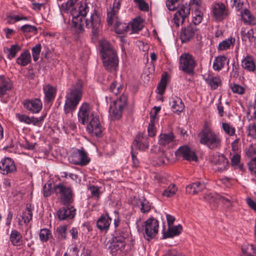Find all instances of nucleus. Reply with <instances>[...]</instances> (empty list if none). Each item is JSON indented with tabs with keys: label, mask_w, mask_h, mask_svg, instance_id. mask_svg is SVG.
Here are the masks:
<instances>
[{
	"label": "nucleus",
	"mask_w": 256,
	"mask_h": 256,
	"mask_svg": "<svg viewBox=\"0 0 256 256\" xmlns=\"http://www.w3.org/2000/svg\"><path fill=\"white\" fill-rule=\"evenodd\" d=\"M175 154L177 157L182 156L184 160L189 161H196L198 160L194 152L192 150L187 146H183L179 148L175 152Z\"/></svg>",
	"instance_id": "15"
},
{
	"label": "nucleus",
	"mask_w": 256,
	"mask_h": 256,
	"mask_svg": "<svg viewBox=\"0 0 256 256\" xmlns=\"http://www.w3.org/2000/svg\"><path fill=\"white\" fill-rule=\"evenodd\" d=\"M10 239L12 244L14 246H20L22 244V236L20 233L16 230L12 231Z\"/></svg>",
	"instance_id": "31"
},
{
	"label": "nucleus",
	"mask_w": 256,
	"mask_h": 256,
	"mask_svg": "<svg viewBox=\"0 0 256 256\" xmlns=\"http://www.w3.org/2000/svg\"><path fill=\"white\" fill-rule=\"evenodd\" d=\"M172 102V108L174 112H181L184 109V104L179 97H176V99H174Z\"/></svg>",
	"instance_id": "40"
},
{
	"label": "nucleus",
	"mask_w": 256,
	"mask_h": 256,
	"mask_svg": "<svg viewBox=\"0 0 256 256\" xmlns=\"http://www.w3.org/2000/svg\"><path fill=\"white\" fill-rule=\"evenodd\" d=\"M222 128L224 132L232 136L235 134V128L234 127L230 126L229 124L226 122H223L222 124Z\"/></svg>",
	"instance_id": "53"
},
{
	"label": "nucleus",
	"mask_w": 256,
	"mask_h": 256,
	"mask_svg": "<svg viewBox=\"0 0 256 256\" xmlns=\"http://www.w3.org/2000/svg\"><path fill=\"white\" fill-rule=\"evenodd\" d=\"M160 110V107L154 106L150 112V122H156V116Z\"/></svg>",
	"instance_id": "58"
},
{
	"label": "nucleus",
	"mask_w": 256,
	"mask_h": 256,
	"mask_svg": "<svg viewBox=\"0 0 256 256\" xmlns=\"http://www.w3.org/2000/svg\"><path fill=\"white\" fill-rule=\"evenodd\" d=\"M246 4L247 0H230L231 7L237 12L242 10Z\"/></svg>",
	"instance_id": "39"
},
{
	"label": "nucleus",
	"mask_w": 256,
	"mask_h": 256,
	"mask_svg": "<svg viewBox=\"0 0 256 256\" xmlns=\"http://www.w3.org/2000/svg\"><path fill=\"white\" fill-rule=\"evenodd\" d=\"M67 226L66 225L60 226L57 227L56 232V237L59 240H64L66 238Z\"/></svg>",
	"instance_id": "37"
},
{
	"label": "nucleus",
	"mask_w": 256,
	"mask_h": 256,
	"mask_svg": "<svg viewBox=\"0 0 256 256\" xmlns=\"http://www.w3.org/2000/svg\"><path fill=\"white\" fill-rule=\"evenodd\" d=\"M232 166L235 168H239L242 170L243 168V164H240V154H234L230 158Z\"/></svg>",
	"instance_id": "44"
},
{
	"label": "nucleus",
	"mask_w": 256,
	"mask_h": 256,
	"mask_svg": "<svg viewBox=\"0 0 256 256\" xmlns=\"http://www.w3.org/2000/svg\"><path fill=\"white\" fill-rule=\"evenodd\" d=\"M216 194H206L204 196V199L208 201L210 204H213L214 207V208L217 207L218 205L216 200H218V198H216Z\"/></svg>",
	"instance_id": "52"
},
{
	"label": "nucleus",
	"mask_w": 256,
	"mask_h": 256,
	"mask_svg": "<svg viewBox=\"0 0 256 256\" xmlns=\"http://www.w3.org/2000/svg\"><path fill=\"white\" fill-rule=\"evenodd\" d=\"M44 91L45 96H54L56 92V88L50 84H47L44 86Z\"/></svg>",
	"instance_id": "48"
},
{
	"label": "nucleus",
	"mask_w": 256,
	"mask_h": 256,
	"mask_svg": "<svg viewBox=\"0 0 256 256\" xmlns=\"http://www.w3.org/2000/svg\"><path fill=\"white\" fill-rule=\"evenodd\" d=\"M177 2L176 0H167L166 2V6L168 9L170 11H174L178 8V10L180 8V6L182 4H176Z\"/></svg>",
	"instance_id": "55"
},
{
	"label": "nucleus",
	"mask_w": 256,
	"mask_h": 256,
	"mask_svg": "<svg viewBox=\"0 0 256 256\" xmlns=\"http://www.w3.org/2000/svg\"><path fill=\"white\" fill-rule=\"evenodd\" d=\"M74 154L78 158L77 160H72V162L75 164L84 166L87 165L90 161V158L88 157L87 153L83 148L78 150L77 152Z\"/></svg>",
	"instance_id": "16"
},
{
	"label": "nucleus",
	"mask_w": 256,
	"mask_h": 256,
	"mask_svg": "<svg viewBox=\"0 0 256 256\" xmlns=\"http://www.w3.org/2000/svg\"><path fill=\"white\" fill-rule=\"evenodd\" d=\"M177 191V188L174 184H170L162 192V196L167 197L173 196Z\"/></svg>",
	"instance_id": "46"
},
{
	"label": "nucleus",
	"mask_w": 256,
	"mask_h": 256,
	"mask_svg": "<svg viewBox=\"0 0 256 256\" xmlns=\"http://www.w3.org/2000/svg\"><path fill=\"white\" fill-rule=\"evenodd\" d=\"M206 188L204 182L198 181L188 185L186 188V192L189 194L194 195L202 192Z\"/></svg>",
	"instance_id": "17"
},
{
	"label": "nucleus",
	"mask_w": 256,
	"mask_h": 256,
	"mask_svg": "<svg viewBox=\"0 0 256 256\" xmlns=\"http://www.w3.org/2000/svg\"><path fill=\"white\" fill-rule=\"evenodd\" d=\"M169 162L168 154L164 151H159L152 159V164L154 166H162Z\"/></svg>",
	"instance_id": "19"
},
{
	"label": "nucleus",
	"mask_w": 256,
	"mask_h": 256,
	"mask_svg": "<svg viewBox=\"0 0 256 256\" xmlns=\"http://www.w3.org/2000/svg\"><path fill=\"white\" fill-rule=\"evenodd\" d=\"M138 5V8L141 10L148 11L149 9L148 4L144 0H134Z\"/></svg>",
	"instance_id": "62"
},
{
	"label": "nucleus",
	"mask_w": 256,
	"mask_h": 256,
	"mask_svg": "<svg viewBox=\"0 0 256 256\" xmlns=\"http://www.w3.org/2000/svg\"><path fill=\"white\" fill-rule=\"evenodd\" d=\"M82 82L79 81L72 87L70 92L71 96H81L82 94Z\"/></svg>",
	"instance_id": "43"
},
{
	"label": "nucleus",
	"mask_w": 256,
	"mask_h": 256,
	"mask_svg": "<svg viewBox=\"0 0 256 256\" xmlns=\"http://www.w3.org/2000/svg\"><path fill=\"white\" fill-rule=\"evenodd\" d=\"M212 12L214 18L218 21L222 20L229 14L228 8L222 2H215L212 4Z\"/></svg>",
	"instance_id": "10"
},
{
	"label": "nucleus",
	"mask_w": 256,
	"mask_h": 256,
	"mask_svg": "<svg viewBox=\"0 0 256 256\" xmlns=\"http://www.w3.org/2000/svg\"><path fill=\"white\" fill-rule=\"evenodd\" d=\"M20 30L23 32H36L38 30L36 26L30 24L22 26L20 28Z\"/></svg>",
	"instance_id": "54"
},
{
	"label": "nucleus",
	"mask_w": 256,
	"mask_h": 256,
	"mask_svg": "<svg viewBox=\"0 0 256 256\" xmlns=\"http://www.w3.org/2000/svg\"><path fill=\"white\" fill-rule=\"evenodd\" d=\"M112 222L111 218L108 215L102 216L97 220L96 226L101 231H107Z\"/></svg>",
	"instance_id": "22"
},
{
	"label": "nucleus",
	"mask_w": 256,
	"mask_h": 256,
	"mask_svg": "<svg viewBox=\"0 0 256 256\" xmlns=\"http://www.w3.org/2000/svg\"><path fill=\"white\" fill-rule=\"evenodd\" d=\"M120 4L119 0H114L113 4V8L110 12H108L107 21L108 24H112V19L116 17V15L120 8Z\"/></svg>",
	"instance_id": "28"
},
{
	"label": "nucleus",
	"mask_w": 256,
	"mask_h": 256,
	"mask_svg": "<svg viewBox=\"0 0 256 256\" xmlns=\"http://www.w3.org/2000/svg\"><path fill=\"white\" fill-rule=\"evenodd\" d=\"M128 236L126 231L118 230L115 232L113 236L108 240L106 246L112 256L126 254L128 250L126 240Z\"/></svg>",
	"instance_id": "3"
},
{
	"label": "nucleus",
	"mask_w": 256,
	"mask_h": 256,
	"mask_svg": "<svg viewBox=\"0 0 256 256\" xmlns=\"http://www.w3.org/2000/svg\"><path fill=\"white\" fill-rule=\"evenodd\" d=\"M24 108L33 114L38 113L42 107V102L38 98L26 99L23 102Z\"/></svg>",
	"instance_id": "14"
},
{
	"label": "nucleus",
	"mask_w": 256,
	"mask_h": 256,
	"mask_svg": "<svg viewBox=\"0 0 256 256\" xmlns=\"http://www.w3.org/2000/svg\"><path fill=\"white\" fill-rule=\"evenodd\" d=\"M228 61L224 56H218L214 60L213 68L215 70L219 71L224 67L226 62L228 63Z\"/></svg>",
	"instance_id": "32"
},
{
	"label": "nucleus",
	"mask_w": 256,
	"mask_h": 256,
	"mask_svg": "<svg viewBox=\"0 0 256 256\" xmlns=\"http://www.w3.org/2000/svg\"><path fill=\"white\" fill-rule=\"evenodd\" d=\"M240 34L243 41L248 40L249 42H252L256 40V29L250 28L246 32L245 30H242Z\"/></svg>",
	"instance_id": "25"
},
{
	"label": "nucleus",
	"mask_w": 256,
	"mask_h": 256,
	"mask_svg": "<svg viewBox=\"0 0 256 256\" xmlns=\"http://www.w3.org/2000/svg\"><path fill=\"white\" fill-rule=\"evenodd\" d=\"M198 136L200 138V142L210 150L219 148L221 146L220 137L210 129L206 124H204L203 129Z\"/></svg>",
	"instance_id": "4"
},
{
	"label": "nucleus",
	"mask_w": 256,
	"mask_h": 256,
	"mask_svg": "<svg viewBox=\"0 0 256 256\" xmlns=\"http://www.w3.org/2000/svg\"><path fill=\"white\" fill-rule=\"evenodd\" d=\"M41 48L42 46L40 44H38L34 46L32 48V56L34 62H36L38 60Z\"/></svg>",
	"instance_id": "47"
},
{
	"label": "nucleus",
	"mask_w": 256,
	"mask_h": 256,
	"mask_svg": "<svg viewBox=\"0 0 256 256\" xmlns=\"http://www.w3.org/2000/svg\"><path fill=\"white\" fill-rule=\"evenodd\" d=\"M242 66L250 72H254L256 70L255 64L251 56H248L242 61Z\"/></svg>",
	"instance_id": "34"
},
{
	"label": "nucleus",
	"mask_w": 256,
	"mask_h": 256,
	"mask_svg": "<svg viewBox=\"0 0 256 256\" xmlns=\"http://www.w3.org/2000/svg\"><path fill=\"white\" fill-rule=\"evenodd\" d=\"M148 147V142L146 137L144 138L142 134H138L134 141L132 146V149H138L139 150H144Z\"/></svg>",
	"instance_id": "21"
},
{
	"label": "nucleus",
	"mask_w": 256,
	"mask_h": 256,
	"mask_svg": "<svg viewBox=\"0 0 256 256\" xmlns=\"http://www.w3.org/2000/svg\"><path fill=\"white\" fill-rule=\"evenodd\" d=\"M235 42V38L232 37L223 40L218 44V50H224L229 48L232 45H234Z\"/></svg>",
	"instance_id": "42"
},
{
	"label": "nucleus",
	"mask_w": 256,
	"mask_h": 256,
	"mask_svg": "<svg viewBox=\"0 0 256 256\" xmlns=\"http://www.w3.org/2000/svg\"><path fill=\"white\" fill-rule=\"evenodd\" d=\"M182 230V228L180 224L169 228L168 231L164 233L163 238H166L178 236L181 233Z\"/></svg>",
	"instance_id": "29"
},
{
	"label": "nucleus",
	"mask_w": 256,
	"mask_h": 256,
	"mask_svg": "<svg viewBox=\"0 0 256 256\" xmlns=\"http://www.w3.org/2000/svg\"><path fill=\"white\" fill-rule=\"evenodd\" d=\"M196 30V26L192 24L182 28L180 35L182 42H188L193 37Z\"/></svg>",
	"instance_id": "20"
},
{
	"label": "nucleus",
	"mask_w": 256,
	"mask_h": 256,
	"mask_svg": "<svg viewBox=\"0 0 256 256\" xmlns=\"http://www.w3.org/2000/svg\"><path fill=\"white\" fill-rule=\"evenodd\" d=\"M202 0H190L188 4L186 3L180 6V8L174 15V21L177 26H180V23L182 24L186 18L190 14V6L194 5L198 8L202 4Z\"/></svg>",
	"instance_id": "5"
},
{
	"label": "nucleus",
	"mask_w": 256,
	"mask_h": 256,
	"mask_svg": "<svg viewBox=\"0 0 256 256\" xmlns=\"http://www.w3.org/2000/svg\"><path fill=\"white\" fill-rule=\"evenodd\" d=\"M242 256H255L256 255V248L253 244H244L241 247Z\"/></svg>",
	"instance_id": "30"
},
{
	"label": "nucleus",
	"mask_w": 256,
	"mask_h": 256,
	"mask_svg": "<svg viewBox=\"0 0 256 256\" xmlns=\"http://www.w3.org/2000/svg\"><path fill=\"white\" fill-rule=\"evenodd\" d=\"M109 112L112 120H119L122 117V110L110 106Z\"/></svg>",
	"instance_id": "38"
},
{
	"label": "nucleus",
	"mask_w": 256,
	"mask_h": 256,
	"mask_svg": "<svg viewBox=\"0 0 256 256\" xmlns=\"http://www.w3.org/2000/svg\"><path fill=\"white\" fill-rule=\"evenodd\" d=\"M32 213L30 206L29 208L26 207L22 216V218L24 220V222L25 224L29 222L32 220Z\"/></svg>",
	"instance_id": "45"
},
{
	"label": "nucleus",
	"mask_w": 256,
	"mask_h": 256,
	"mask_svg": "<svg viewBox=\"0 0 256 256\" xmlns=\"http://www.w3.org/2000/svg\"><path fill=\"white\" fill-rule=\"evenodd\" d=\"M39 237L40 240L42 242H46L52 238V235L51 232L49 230L46 228H43L40 230Z\"/></svg>",
	"instance_id": "41"
},
{
	"label": "nucleus",
	"mask_w": 256,
	"mask_h": 256,
	"mask_svg": "<svg viewBox=\"0 0 256 256\" xmlns=\"http://www.w3.org/2000/svg\"><path fill=\"white\" fill-rule=\"evenodd\" d=\"M209 162L216 166V169L220 172H222L227 169L228 166V159L223 155L216 153L210 156Z\"/></svg>",
	"instance_id": "11"
},
{
	"label": "nucleus",
	"mask_w": 256,
	"mask_h": 256,
	"mask_svg": "<svg viewBox=\"0 0 256 256\" xmlns=\"http://www.w3.org/2000/svg\"><path fill=\"white\" fill-rule=\"evenodd\" d=\"M88 124L86 126V130L92 136L100 137L102 135V126L99 117L92 113L90 116Z\"/></svg>",
	"instance_id": "7"
},
{
	"label": "nucleus",
	"mask_w": 256,
	"mask_h": 256,
	"mask_svg": "<svg viewBox=\"0 0 256 256\" xmlns=\"http://www.w3.org/2000/svg\"><path fill=\"white\" fill-rule=\"evenodd\" d=\"M231 90L234 93L238 94H244L245 90L244 88L238 84H234L231 86Z\"/></svg>",
	"instance_id": "59"
},
{
	"label": "nucleus",
	"mask_w": 256,
	"mask_h": 256,
	"mask_svg": "<svg viewBox=\"0 0 256 256\" xmlns=\"http://www.w3.org/2000/svg\"><path fill=\"white\" fill-rule=\"evenodd\" d=\"M216 198H218L226 208H230L232 206V198L230 196L216 194Z\"/></svg>",
	"instance_id": "36"
},
{
	"label": "nucleus",
	"mask_w": 256,
	"mask_h": 256,
	"mask_svg": "<svg viewBox=\"0 0 256 256\" xmlns=\"http://www.w3.org/2000/svg\"><path fill=\"white\" fill-rule=\"evenodd\" d=\"M140 211L142 213H146L148 212L150 210V206L149 202L144 198L143 200L140 202Z\"/></svg>",
	"instance_id": "56"
},
{
	"label": "nucleus",
	"mask_w": 256,
	"mask_h": 256,
	"mask_svg": "<svg viewBox=\"0 0 256 256\" xmlns=\"http://www.w3.org/2000/svg\"><path fill=\"white\" fill-rule=\"evenodd\" d=\"M20 50V46L18 44H12L10 48H4V52L7 54L8 58L12 60L15 58L17 53Z\"/></svg>",
	"instance_id": "33"
},
{
	"label": "nucleus",
	"mask_w": 256,
	"mask_h": 256,
	"mask_svg": "<svg viewBox=\"0 0 256 256\" xmlns=\"http://www.w3.org/2000/svg\"><path fill=\"white\" fill-rule=\"evenodd\" d=\"M166 78L162 76L160 82L159 83L157 87L158 94L160 95H162L166 89Z\"/></svg>",
	"instance_id": "49"
},
{
	"label": "nucleus",
	"mask_w": 256,
	"mask_h": 256,
	"mask_svg": "<svg viewBox=\"0 0 256 256\" xmlns=\"http://www.w3.org/2000/svg\"><path fill=\"white\" fill-rule=\"evenodd\" d=\"M68 205L60 208L56 212V216L59 220H70L74 218L76 215V209L73 206Z\"/></svg>",
	"instance_id": "12"
},
{
	"label": "nucleus",
	"mask_w": 256,
	"mask_h": 256,
	"mask_svg": "<svg viewBox=\"0 0 256 256\" xmlns=\"http://www.w3.org/2000/svg\"><path fill=\"white\" fill-rule=\"evenodd\" d=\"M248 136L256 138V125L255 124H250L248 127Z\"/></svg>",
	"instance_id": "61"
},
{
	"label": "nucleus",
	"mask_w": 256,
	"mask_h": 256,
	"mask_svg": "<svg viewBox=\"0 0 256 256\" xmlns=\"http://www.w3.org/2000/svg\"><path fill=\"white\" fill-rule=\"evenodd\" d=\"M12 88V81L4 76H0V96L6 94Z\"/></svg>",
	"instance_id": "23"
},
{
	"label": "nucleus",
	"mask_w": 256,
	"mask_h": 256,
	"mask_svg": "<svg viewBox=\"0 0 256 256\" xmlns=\"http://www.w3.org/2000/svg\"><path fill=\"white\" fill-rule=\"evenodd\" d=\"M117 83L116 82H112L110 86V91L116 96L120 94V90H122V87L120 84L117 87Z\"/></svg>",
	"instance_id": "60"
},
{
	"label": "nucleus",
	"mask_w": 256,
	"mask_h": 256,
	"mask_svg": "<svg viewBox=\"0 0 256 256\" xmlns=\"http://www.w3.org/2000/svg\"><path fill=\"white\" fill-rule=\"evenodd\" d=\"M54 192L60 196V201L64 206L72 204L74 202V194L72 190L62 184H58L54 186Z\"/></svg>",
	"instance_id": "6"
},
{
	"label": "nucleus",
	"mask_w": 256,
	"mask_h": 256,
	"mask_svg": "<svg viewBox=\"0 0 256 256\" xmlns=\"http://www.w3.org/2000/svg\"><path fill=\"white\" fill-rule=\"evenodd\" d=\"M32 61L31 55L28 50H25L17 58L16 62L22 66H26Z\"/></svg>",
	"instance_id": "24"
},
{
	"label": "nucleus",
	"mask_w": 256,
	"mask_h": 256,
	"mask_svg": "<svg viewBox=\"0 0 256 256\" xmlns=\"http://www.w3.org/2000/svg\"><path fill=\"white\" fill-rule=\"evenodd\" d=\"M81 97H66L64 106V111L66 114L75 110Z\"/></svg>",
	"instance_id": "18"
},
{
	"label": "nucleus",
	"mask_w": 256,
	"mask_h": 256,
	"mask_svg": "<svg viewBox=\"0 0 256 256\" xmlns=\"http://www.w3.org/2000/svg\"><path fill=\"white\" fill-rule=\"evenodd\" d=\"M208 84L212 89H216L220 84V80L218 78L214 77L206 80Z\"/></svg>",
	"instance_id": "51"
},
{
	"label": "nucleus",
	"mask_w": 256,
	"mask_h": 256,
	"mask_svg": "<svg viewBox=\"0 0 256 256\" xmlns=\"http://www.w3.org/2000/svg\"><path fill=\"white\" fill-rule=\"evenodd\" d=\"M89 112H79L78 118L79 122L82 124H84L90 119Z\"/></svg>",
	"instance_id": "57"
},
{
	"label": "nucleus",
	"mask_w": 256,
	"mask_h": 256,
	"mask_svg": "<svg viewBox=\"0 0 256 256\" xmlns=\"http://www.w3.org/2000/svg\"><path fill=\"white\" fill-rule=\"evenodd\" d=\"M196 16L192 20V22L194 24V26H196L201 22L202 19V14L198 10H196Z\"/></svg>",
	"instance_id": "63"
},
{
	"label": "nucleus",
	"mask_w": 256,
	"mask_h": 256,
	"mask_svg": "<svg viewBox=\"0 0 256 256\" xmlns=\"http://www.w3.org/2000/svg\"><path fill=\"white\" fill-rule=\"evenodd\" d=\"M129 27L126 24H120L116 26V32L118 34H122L128 31Z\"/></svg>",
	"instance_id": "64"
},
{
	"label": "nucleus",
	"mask_w": 256,
	"mask_h": 256,
	"mask_svg": "<svg viewBox=\"0 0 256 256\" xmlns=\"http://www.w3.org/2000/svg\"><path fill=\"white\" fill-rule=\"evenodd\" d=\"M240 16L244 23L250 25H254L256 24L254 16L246 8H244V10L240 11Z\"/></svg>",
	"instance_id": "26"
},
{
	"label": "nucleus",
	"mask_w": 256,
	"mask_h": 256,
	"mask_svg": "<svg viewBox=\"0 0 256 256\" xmlns=\"http://www.w3.org/2000/svg\"><path fill=\"white\" fill-rule=\"evenodd\" d=\"M16 167L14 161L10 158H2L0 162V172L3 174H8L15 172Z\"/></svg>",
	"instance_id": "13"
},
{
	"label": "nucleus",
	"mask_w": 256,
	"mask_h": 256,
	"mask_svg": "<svg viewBox=\"0 0 256 256\" xmlns=\"http://www.w3.org/2000/svg\"><path fill=\"white\" fill-rule=\"evenodd\" d=\"M159 224L157 220L150 218L144 222V236L148 240L154 238L158 233Z\"/></svg>",
	"instance_id": "8"
},
{
	"label": "nucleus",
	"mask_w": 256,
	"mask_h": 256,
	"mask_svg": "<svg viewBox=\"0 0 256 256\" xmlns=\"http://www.w3.org/2000/svg\"><path fill=\"white\" fill-rule=\"evenodd\" d=\"M127 104L126 97H117L116 100H112L110 106L119 109L123 108Z\"/></svg>",
	"instance_id": "35"
},
{
	"label": "nucleus",
	"mask_w": 256,
	"mask_h": 256,
	"mask_svg": "<svg viewBox=\"0 0 256 256\" xmlns=\"http://www.w3.org/2000/svg\"><path fill=\"white\" fill-rule=\"evenodd\" d=\"M88 4L86 2H81L78 6V14H74L72 12V24L76 32L82 34L84 32V26L91 30L94 36H96L101 26V18L94 10L90 15Z\"/></svg>",
	"instance_id": "1"
},
{
	"label": "nucleus",
	"mask_w": 256,
	"mask_h": 256,
	"mask_svg": "<svg viewBox=\"0 0 256 256\" xmlns=\"http://www.w3.org/2000/svg\"><path fill=\"white\" fill-rule=\"evenodd\" d=\"M174 136L172 133H168L167 134H162L160 136L158 144L162 146H166L171 144L174 140Z\"/></svg>",
	"instance_id": "27"
},
{
	"label": "nucleus",
	"mask_w": 256,
	"mask_h": 256,
	"mask_svg": "<svg viewBox=\"0 0 256 256\" xmlns=\"http://www.w3.org/2000/svg\"><path fill=\"white\" fill-rule=\"evenodd\" d=\"M196 65V62L191 54L186 53L182 54L180 56L179 66L180 70L190 74L193 72Z\"/></svg>",
	"instance_id": "9"
},
{
	"label": "nucleus",
	"mask_w": 256,
	"mask_h": 256,
	"mask_svg": "<svg viewBox=\"0 0 256 256\" xmlns=\"http://www.w3.org/2000/svg\"><path fill=\"white\" fill-rule=\"evenodd\" d=\"M100 51L106 70L110 72L115 70L118 60L114 46L108 41L104 40L100 44Z\"/></svg>",
	"instance_id": "2"
},
{
	"label": "nucleus",
	"mask_w": 256,
	"mask_h": 256,
	"mask_svg": "<svg viewBox=\"0 0 256 256\" xmlns=\"http://www.w3.org/2000/svg\"><path fill=\"white\" fill-rule=\"evenodd\" d=\"M142 24L138 20H134L131 25L132 32L137 33L142 28Z\"/></svg>",
	"instance_id": "50"
}]
</instances>
